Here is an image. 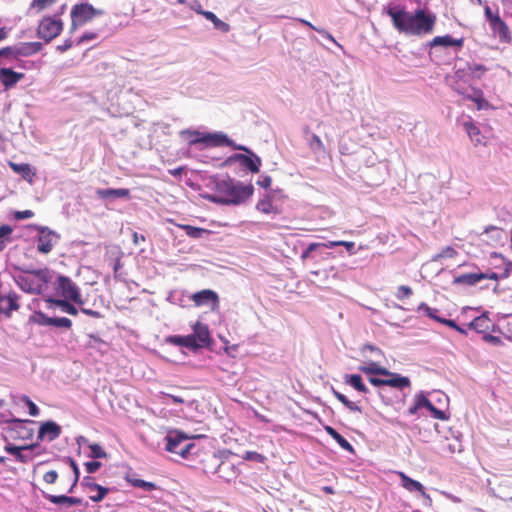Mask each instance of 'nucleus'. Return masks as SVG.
Wrapping results in <instances>:
<instances>
[{"label":"nucleus","instance_id":"1","mask_svg":"<svg viewBox=\"0 0 512 512\" xmlns=\"http://www.w3.org/2000/svg\"><path fill=\"white\" fill-rule=\"evenodd\" d=\"M386 13L391 17L396 30L409 35L430 34L436 23V16L423 9H417L414 13H410L404 7L394 6L389 7Z\"/></svg>","mask_w":512,"mask_h":512},{"label":"nucleus","instance_id":"2","mask_svg":"<svg viewBox=\"0 0 512 512\" xmlns=\"http://www.w3.org/2000/svg\"><path fill=\"white\" fill-rule=\"evenodd\" d=\"M251 185H236L230 178L222 179L216 182V192L218 195L209 199L214 203L220 204H240L247 200L253 194Z\"/></svg>","mask_w":512,"mask_h":512},{"label":"nucleus","instance_id":"3","mask_svg":"<svg viewBox=\"0 0 512 512\" xmlns=\"http://www.w3.org/2000/svg\"><path fill=\"white\" fill-rule=\"evenodd\" d=\"M52 275L48 268L26 271L23 275H19L16 282L21 290L31 293L40 294L43 288L51 281Z\"/></svg>","mask_w":512,"mask_h":512},{"label":"nucleus","instance_id":"4","mask_svg":"<svg viewBox=\"0 0 512 512\" xmlns=\"http://www.w3.org/2000/svg\"><path fill=\"white\" fill-rule=\"evenodd\" d=\"M101 10L95 9L89 3L76 4L71 9V27L70 31L74 32L85 23L91 21L94 17L101 15Z\"/></svg>","mask_w":512,"mask_h":512},{"label":"nucleus","instance_id":"5","mask_svg":"<svg viewBox=\"0 0 512 512\" xmlns=\"http://www.w3.org/2000/svg\"><path fill=\"white\" fill-rule=\"evenodd\" d=\"M484 14L486 20L489 22L490 28L495 36L498 37L501 43L510 44L512 41V36L509 30L508 25L501 19L498 11L493 12L491 8L486 5L484 7Z\"/></svg>","mask_w":512,"mask_h":512},{"label":"nucleus","instance_id":"6","mask_svg":"<svg viewBox=\"0 0 512 512\" xmlns=\"http://www.w3.org/2000/svg\"><path fill=\"white\" fill-rule=\"evenodd\" d=\"M188 437L180 431H172L166 437V450L178 454L183 458H187L191 455V451L195 448L194 443H185Z\"/></svg>","mask_w":512,"mask_h":512},{"label":"nucleus","instance_id":"7","mask_svg":"<svg viewBox=\"0 0 512 512\" xmlns=\"http://www.w3.org/2000/svg\"><path fill=\"white\" fill-rule=\"evenodd\" d=\"M63 30V22L56 16L44 17L37 28V36L43 39L46 43L52 41L59 36Z\"/></svg>","mask_w":512,"mask_h":512},{"label":"nucleus","instance_id":"8","mask_svg":"<svg viewBox=\"0 0 512 512\" xmlns=\"http://www.w3.org/2000/svg\"><path fill=\"white\" fill-rule=\"evenodd\" d=\"M181 135L195 136V139L190 140V145L197 143H205L213 146L232 145V141L225 134H203L194 130H184Z\"/></svg>","mask_w":512,"mask_h":512},{"label":"nucleus","instance_id":"9","mask_svg":"<svg viewBox=\"0 0 512 512\" xmlns=\"http://www.w3.org/2000/svg\"><path fill=\"white\" fill-rule=\"evenodd\" d=\"M57 290L65 299L73 301L80 306L84 304L78 287L69 277L59 276L57 278Z\"/></svg>","mask_w":512,"mask_h":512},{"label":"nucleus","instance_id":"10","mask_svg":"<svg viewBox=\"0 0 512 512\" xmlns=\"http://www.w3.org/2000/svg\"><path fill=\"white\" fill-rule=\"evenodd\" d=\"M6 432L13 440H28L33 436V429L27 426L28 423H33L28 420L12 419L7 422Z\"/></svg>","mask_w":512,"mask_h":512},{"label":"nucleus","instance_id":"11","mask_svg":"<svg viewBox=\"0 0 512 512\" xmlns=\"http://www.w3.org/2000/svg\"><path fill=\"white\" fill-rule=\"evenodd\" d=\"M235 149L243 150L250 154V156L244 154H235L229 158V161L238 162L242 167H245L252 173L259 172L262 163L260 157L255 155L252 151L244 146H235Z\"/></svg>","mask_w":512,"mask_h":512},{"label":"nucleus","instance_id":"12","mask_svg":"<svg viewBox=\"0 0 512 512\" xmlns=\"http://www.w3.org/2000/svg\"><path fill=\"white\" fill-rule=\"evenodd\" d=\"M490 279V280H498V275L495 272L490 273H467L462 274L454 278L453 284L456 285H464V286H474L482 280Z\"/></svg>","mask_w":512,"mask_h":512},{"label":"nucleus","instance_id":"13","mask_svg":"<svg viewBox=\"0 0 512 512\" xmlns=\"http://www.w3.org/2000/svg\"><path fill=\"white\" fill-rule=\"evenodd\" d=\"M57 235L48 228H41L37 239V250L42 254H48L52 251L57 239Z\"/></svg>","mask_w":512,"mask_h":512},{"label":"nucleus","instance_id":"14","mask_svg":"<svg viewBox=\"0 0 512 512\" xmlns=\"http://www.w3.org/2000/svg\"><path fill=\"white\" fill-rule=\"evenodd\" d=\"M82 487L87 491L97 492L96 495H91L89 498L93 502L102 501L106 495L109 493V488L104 487L100 484H97L93 481V478L90 476H86L83 478L81 482Z\"/></svg>","mask_w":512,"mask_h":512},{"label":"nucleus","instance_id":"15","mask_svg":"<svg viewBox=\"0 0 512 512\" xmlns=\"http://www.w3.org/2000/svg\"><path fill=\"white\" fill-rule=\"evenodd\" d=\"M19 308V296L16 293L11 292L6 296L0 294V314L10 318L13 311H17Z\"/></svg>","mask_w":512,"mask_h":512},{"label":"nucleus","instance_id":"16","mask_svg":"<svg viewBox=\"0 0 512 512\" xmlns=\"http://www.w3.org/2000/svg\"><path fill=\"white\" fill-rule=\"evenodd\" d=\"M61 432V427L57 423L53 421L44 422L39 428L38 440L42 441L46 438L48 441H53L60 436Z\"/></svg>","mask_w":512,"mask_h":512},{"label":"nucleus","instance_id":"17","mask_svg":"<svg viewBox=\"0 0 512 512\" xmlns=\"http://www.w3.org/2000/svg\"><path fill=\"white\" fill-rule=\"evenodd\" d=\"M22 78H24L23 73L15 72L11 68L0 69V81L5 89L14 87Z\"/></svg>","mask_w":512,"mask_h":512},{"label":"nucleus","instance_id":"18","mask_svg":"<svg viewBox=\"0 0 512 512\" xmlns=\"http://www.w3.org/2000/svg\"><path fill=\"white\" fill-rule=\"evenodd\" d=\"M381 376H385V378H383L384 386H390L397 389H404L410 386L409 378L401 376L398 373L390 372L388 370V374H382Z\"/></svg>","mask_w":512,"mask_h":512},{"label":"nucleus","instance_id":"19","mask_svg":"<svg viewBox=\"0 0 512 512\" xmlns=\"http://www.w3.org/2000/svg\"><path fill=\"white\" fill-rule=\"evenodd\" d=\"M191 298L196 306H203L209 303L217 305L219 300L217 293L209 289L196 292Z\"/></svg>","mask_w":512,"mask_h":512},{"label":"nucleus","instance_id":"20","mask_svg":"<svg viewBox=\"0 0 512 512\" xmlns=\"http://www.w3.org/2000/svg\"><path fill=\"white\" fill-rule=\"evenodd\" d=\"M215 472L218 474V476L222 479H224L227 482L232 481L237 477L238 470L236 466L229 462V461H221Z\"/></svg>","mask_w":512,"mask_h":512},{"label":"nucleus","instance_id":"21","mask_svg":"<svg viewBox=\"0 0 512 512\" xmlns=\"http://www.w3.org/2000/svg\"><path fill=\"white\" fill-rule=\"evenodd\" d=\"M9 167L18 175H20L24 180L29 183L33 182L35 177V172L32 170V167L28 163H15L12 161L8 162Z\"/></svg>","mask_w":512,"mask_h":512},{"label":"nucleus","instance_id":"22","mask_svg":"<svg viewBox=\"0 0 512 512\" xmlns=\"http://www.w3.org/2000/svg\"><path fill=\"white\" fill-rule=\"evenodd\" d=\"M429 45L431 47H435V46H443V47L456 46L457 48L461 49L463 47V45H464V38L454 39L450 35L436 36V37H434L429 42Z\"/></svg>","mask_w":512,"mask_h":512},{"label":"nucleus","instance_id":"23","mask_svg":"<svg viewBox=\"0 0 512 512\" xmlns=\"http://www.w3.org/2000/svg\"><path fill=\"white\" fill-rule=\"evenodd\" d=\"M96 195L103 200L110 198H130V190L127 188H108L96 190Z\"/></svg>","mask_w":512,"mask_h":512},{"label":"nucleus","instance_id":"24","mask_svg":"<svg viewBox=\"0 0 512 512\" xmlns=\"http://www.w3.org/2000/svg\"><path fill=\"white\" fill-rule=\"evenodd\" d=\"M463 127L468 134L470 140L474 143L475 146L485 145L484 136L482 135L478 126H476L472 121H466L463 123Z\"/></svg>","mask_w":512,"mask_h":512},{"label":"nucleus","instance_id":"25","mask_svg":"<svg viewBox=\"0 0 512 512\" xmlns=\"http://www.w3.org/2000/svg\"><path fill=\"white\" fill-rule=\"evenodd\" d=\"M492 326L493 323L486 313L474 318L469 323V327L478 333H486Z\"/></svg>","mask_w":512,"mask_h":512},{"label":"nucleus","instance_id":"26","mask_svg":"<svg viewBox=\"0 0 512 512\" xmlns=\"http://www.w3.org/2000/svg\"><path fill=\"white\" fill-rule=\"evenodd\" d=\"M15 48L17 57H27L41 51L42 44L40 42H26L15 45Z\"/></svg>","mask_w":512,"mask_h":512},{"label":"nucleus","instance_id":"27","mask_svg":"<svg viewBox=\"0 0 512 512\" xmlns=\"http://www.w3.org/2000/svg\"><path fill=\"white\" fill-rule=\"evenodd\" d=\"M418 406L428 409L432 416L438 420H446L447 416L444 411L436 408L432 402L423 394H418Z\"/></svg>","mask_w":512,"mask_h":512},{"label":"nucleus","instance_id":"28","mask_svg":"<svg viewBox=\"0 0 512 512\" xmlns=\"http://www.w3.org/2000/svg\"><path fill=\"white\" fill-rule=\"evenodd\" d=\"M193 336L201 347L207 346L210 343V332L207 325L197 322L194 325Z\"/></svg>","mask_w":512,"mask_h":512},{"label":"nucleus","instance_id":"29","mask_svg":"<svg viewBox=\"0 0 512 512\" xmlns=\"http://www.w3.org/2000/svg\"><path fill=\"white\" fill-rule=\"evenodd\" d=\"M398 475H399V477L401 479L403 488H405L409 492L417 491L421 495L427 496V494L425 492V489H424L423 485L420 482L410 478L409 476H407L403 472H399Z\"/></svg>","mask_w":512,"mask_h":512},{"label":"nucleus","instance_id":"30","mask_svg":"<svg viewBox=\"0 0 512 512\" xmlns=\"http://www.w3.org/2000/svg\"><path fill=\"white\" fill-rule=\"evenodd\" d=\"M171 223L174 224V221L173 220H169ZM175 225L181 229H183L186 233V235L190 238H193V239H200L202 238L204 235H210L211 234V231L208 230V229H205V228H201V227H195V226H192V225H187V224H176Z\"/></svg>","mask_w":512,"mask_h":512},{"label":"nucleus","instance_id":"31","mask_svg":"<svg viewBox=\"0 0 512 512\" xmlns=\"http://www.w3.org/2000/svg\"><path fill=\"white\" fill-rule=\"evenodd\" d=\"M199 14H202L207 20L211 21L214 27L223 33H227L230 30V25L220 20L213 12L196 10Z\"/></svg>","mask_w":512,"mask_h":512},{"label":"nucleus","instance_id":"32","mask_svg":"<svg viewBox=\"0 0 512 512\" xmlns=\"http://www.w3.org/2000/svg\"><path fill=\"white\" fill-rule=\"evenodd\" d=\"M256 209L264 214H277L278 209L273 204V198L270 195H266L263 199H261L257 205Z\"/></svg>","mask_w":512,"mask_h":512},{"label":"nucleus","instance_id":"33","mask_svg":"<svg viewBox=\"0 0 512 512\" xmlns=\"http://www.w3.org/2000/svg\"><path fill=\"white\" fill-rule=\"evenodd\" d=\"M326 433L331 436L338 444L339 446L348 451V452H354L353 446L340 434L338 433L334 428L331 426L325 427Z\"/></svg>","mask_w":512,"mask_h":512},{"label":"nucleus","instance_id":"34","mask_svg":"<svg viewBox=\"0 0 512 512\" xmlns=\"http://www.w3.org/2000/svg\"><path fill=\"white\" fill-rule=\"evenodd\" d=\"M70 300L68 299H50L49 302L52 304V305H55L57 307H59L63 312L69 314V315H72V316H76L78 314V309L69 302Z\"/></svg>","mask_w":512,"mask_h":512},{"label":"nucleus","instance_id":"35","mask_svg":"<svg viewBox=\"0 0 512 512\" xmlns=\"http://www.w3.org/2000/svg\"><path fill=\"white\" fill-rule=\"evenodd\" d=\"M359 370L366 375H382L388 374V369L385 367L379 366L375 362H371L368 365L360 366Z\"/></svg>","mask_w":512,"mask_h":512},{"label":"nucleus","instance_id":"36","mask_svg":"<svg viewBox=\"0 0 512 512\" xmlns=\"http://www.w3.org/2000/svg\"><path fill=\"white\" fill-rule=\"evenodd\" d=\"M345 382L352 385L359 392L366 393L368 391L367 387L362 382L361 376L358 374L346 375Z\"/></svg>","mask_w":512,"mask_h":512},{"label":"nucleus","instance_id":"37","mask_svg":"<svg viewBox=\"0 0 512 512\" xmlns=\"http://www.w3.org/2000/svg\"><path fill=\"white\" fill-rule=\"evenodd\" d=\"M13 229L9 225H2L0 227V251L4 250V248L12 241L11 234Z\"/></svg>","mask_w":512,"mask_h":512},{"label":"nucleus","instance_id":"38","mask_svg":"<svg viewBox=\"0 0 512 512\" xmlns=\"http://www.w3.org/2000/svg\"><path fill=\"white\" fill-rule=\"evenodd\" d=\"M499 331L508 339H512V316L504 317L498 324Z\"/></svg>","mask_w":512,"mask_h":512},{"label":"nucleus","instance_id":"39","mask_svg":"<svg viewBox=\"0 0 512 512\" xmlns=\"http://www.w3.org/2000/svg\"><path fill=\"white\" fill-rule=\"evenodd\" d=\"M51 318L52 317H48L43 312L37 311V312H34L29 317V323L38 324V325H41V326H50Z\"/></svg>","mask_w":512,"mask_h":512},{"label":"nucleus","instance_id":"40","mask_svg":"<svg viewBox=\"0 0 512 512\" xmlns=\"http://www.w3.org/2000/svg\"><path fill=\"white\" fill-rule=\"evenodd\" d=\"M333 395L335 396V398L337 400H339L343 405H345L350 411H354V412H361V408L354 402L348 400V398L336 391V390H333Z\"/></svg>","mask_w":512,"mask_h":512},{"label":"nucleus","instance_id":"41","mask_svg":"<svg viewBox=\"0 0 512 512\" xmlns=\"http://www.w3.org/2000/svg\"><path fill=\"white\" fill-rule=\"evenodd\" d=\"M57 0H32L29 9L35 10L37 13L55 4Z\"/></svg>","mask_w":512,"mask_h":512},{"label":"nucleus","instance_id":"42","mask_svg":"<svg viewBox=\"0 0 512 512\" xmlns=\"http://www.w3.org/2000/svg\"><path fill=\"white\" fill-rule=\"evenodd\" d=\"M67 462L69 463V465L71 466L72 470H73V479H72V483L68 489V492L71 493L74 488L77 486L78 484V481H79V477H80V472H79V468L76 464V462L74 461V459H72L71 457H67L66 458Z\"/></svg>","mask_w":512,"mask_h":512},{"label":"nucleus","instance_id":"43","mask_svg":"<svg viewBox=\"0 0 512 512\" xmlns=\"http://www.w3.org/2000/svg\"><path fill=\"white\" fill-rule=\"evenodd\" d=\"M44 497L53 504L70 506L71 496L45 494Z\"/></svg>","mask_w":512,"mask_h":512},{"label":"nucleus","instance_id":"44","mask_svg":"<svg viewBox=\"0 0 512 512\" xmlns=\"http://www.w3.org/2000/svg\"><path fill=\"white\" fill-rule=\"evenodd\" d=\"M36 446V444L26 445V446H14L12 444H7L4 449L7 453L10 455H13L15 458H17V455L20 453V451L23 450H31Z\"/></svg>","mask_w":512,"mask_h":512},{"label":"nucleus","instance_id":"45","mask_svg":"<svg viewBox=\"0 0 512 512\" xmlns=\"http://www.w3.org/2000/svg\"><path fill=\"white\" fill-rule=\"evenodd\" d=\"M50 326L70 329L72 327V321L66 317H52Z\"/></svg>","mask_w":512,"mask_h":512},{"label":"nucleus","instance_id":"46","mask_svg":"<svg viewBox=\"0 0 512 512\" xmlns=\"http://www.w3.org/2000/svg\"><path fill=\"white\" fill-rule=\"evenodd\" d=\"M130 482L133 486L142 488L147 491H152L156 489V485L153 482H148L142 479H133Z\"/></svg>","mask_w":512,"mask_h":512},{"label":"nucleus","instance_id":"47","mask_svg":"<svg viewBox=\"0 0 512 512\" xmlns=\"http://www.w3.org/2000/svg\"><path fill=\"white\" fill-rule=\"evenodd\" d=\"M91 450L90 456L92 458H106L107 453L104 451L101 445L94 443L89 446Z\"/></svg>","mask_w":512,"mask_h":512},{"label":"nucleus","instance_id":"48","mask_svg":"<svg viewBox=\"0 0 512 512\" xmlns=\"http://www.w3.org/2000/svg\"><path fill=\"white\" fill-rule=\"evenodd\" d=\"M456 254L457 251L453 247L446 246L434 257V260H438L441 258H453L454 256H456Z\"/></svg>","mask_w":512,"mask_h":512},{"label":"nucleus","instance_id":"49","mask_svg":"<svg viewBox=\"0 0 512 512\" xmlns=\"http://www.w3.org/2000/svg\"><path fill=\"white\" fill-rule=\"evenodd\" d=\"M309 145L313 151H316V152L324 151V144H323L322 140L320 139V137L316 134H312L311 141H310Z\"/></svg>","mask_w":512,"mask_h":512},{"label":"nucleus","instance_id":"50","mask_svg":"<svg viewBox=\"0 0 512 512\" xmlns=\"http://www.w3.org/2000/svg\"><path fill=\"white\" fill-rule=\"evenodd\" d=\"M21 401L26 404V406L29 409V414L31 416H37L39 414L38 407L36 406V404L28 396L24 395L21 398Z\"/></svg>","mask_w":512,"mask_h":512},{"label":"nucleus","instance_id":"51","mask_svg":"<svg viewBox=\"0 0 512 512\" xmlns=\"http://www.w3.org/2000/svg\"><path fill=\"white\" fill-rule=\"evenodd\" d=\"M468 69L470 73L477 78H480L488 70L484 65L477 63L469 65Z\"/></svg>","mask_w":512,"mask_h":512},{"label":"nucleus","instance_id":"52","mask_svg":"<svg viewBox=\"0 0 512 512\" xmlns=\"http://www.w3.org/2000/svg\"><path fill=\"white\" fill-rule=\"evenodd\" d=\"M184 347L190 348V349H197L201 348L193 334L184 336Z\"/></svg>","mask_w":512,"mask_h":512},{"label":"nucleus","instance_id":"53","mask_svg":"<svg viewBox=\"0 0 512 512\" xmlns=\"http://www.w3.org/2000/svg\"><path fill=\"white\" fill-rule=\"evenodd\" d=\"M418 311H424L428 317L434 320L437 317L436 313L438 312L437 309L429 307L426 303H421L418 306Z\"/></svg>","mask_w":512,"mask_h":512},{"label":"nucleus","instance_id":"54","mask_svg":"<svg viewBox=\"0 0 512 512\" xmlns=\"http://www.w3.org/2000/svg\"><path fill=\"white\" fill-rule=\"evenodd\" d=\"M412 294V289L409 286L401 285L397 289L396 297L399 300L408 298Z\"/></svg>","mask_w":512,"mask_h":512},{"label":"nucleus","instance_id":"55","mask_svg":"<svg viewBox=\"0 0 512 512\" xmlns=\"http://www.w3.org/2000/svg\"><path fill=\"white\" fill-rule=\"evenodd\" d=\"M245 460H252L257 462H263L265 457L256 451H247L244 456Z\"/></svg>","mask_w":512,"mask_h":512},{"label":"nucleus","instance_id":"56","mask_svg":"<svg viewBox=\"0 0 512 512\" xmlns=\"http://www.w3.org/2000/svg\"><path fill=\"white\" fill-rule=\"evenodd\" d=\"M1 57H13L17 58L15 46H7L0 49Z\"/></svg>","mask_w":512,"mask_h":512},{"label":"nucleus","instance_id":"57","mask_svg":"<svg viewBox=\"0 0 512 512\" xmlns=\"http://www.w3.org/2000/svg\"><path fill=\"white\" fill-rule=\"evenodd\" d=\"M58 479V473L55 470H50L46 472L43 476V480L47 484H54Z\"/></svg>","mask_w":512,"mask_h":512},{"label":"nucleus","instance_id":"58","mask_svg":"<svg viewBox=\"0 0 512 512\" xmlns=\"http://www.w3.org/2000/svg\"><path fill=\"white\" fill-rule=\"evenodd\" d=\"M101 467L98 461H90L85 463V468L89 474L95 473Z\"/></svg>","mask_w":512,"mask_h":512},{"label":"nucleus","instance_id":"59","mask_svg":"<svg viewBox=\"0 0 512 512\" xmlns=\"http://www.w3.org/2000/svg\"><path fill=\"white\" fill-rule=\"evenodd\" d=\"M80 311L82 313H84L85 315H88V316L96 318V319H100L103 317V315L99 311L92 310L89 308L80 307Z\"/></svg>","mask_w":512,"mask_h":512},{"label":"nucleus","instance_id":"60","mask_svg":"<svg viewBox=\"0 0 512 512\" xmlns=\"http://www.w3.org/2000/svg\"><path fill=\"white\" fill-rule=\"evenodd\" d=\"M14 216L17 220L29 219L34 216V213L31 210H23L17 211Z\"/></svg>","mask_w":512,"mask_h":512},{"label":"nucleus","instance_id":"61","mask_svg":"<svg viewBox=\"0 0 512 512\" xmlns=\"http://www.w3.org/2000/svg\"><path fill=\"white\" fill-rule=\"evenodd\" d=\"M321 244L319 243H310L305 251H303L301 258L306 259L310 256L311 252L316 250L318 247H320Z\"/></svg>","mask_w":512,"mask_h":512},{"label":"nucleus","instance_id":"62","mask_svg":"<svg viewBox=\"0 0 512 512\" xmlns=\"http://www.w3.org/2000/svg\"><path fill=\"white\" fill-rule=\"evenodd\" d=\"M167 342L174 344V345L184 347V336H179V335L170 336L167 338Z\"/></svg>","mask_w":512,"mask_h":512},{"label":"nucleus","instance_id":"63","mask_svg":"<svg viewBox=\"0 0 512 512\" xmlns=\"http://www.w3.org/2000/svg\"><path fill=\"white\" fill-rule=\"evenodd\" d=\"M483 339L486 342L492 343L493 345H500V344H502V341H501V339L498 336H494V335H491V334H485L483 336Z\"/></svg>","mask_w":512,"mask_h":512},{"label":"nucleus","instance_id":"64","mask_svg":"<svg viewBox=\"0 0 512 512\" xmlns=\"http://www.w3.org/2000/svg\"><path fill=\"white\" fill-rule=\"evenodd\" d=\"M97 37V34L94 32H86L84 33L79 40L77 41V44H81L85 41L94 40Z\"/></svg>","mask_w":512,"mask_h":512}]
</instances>
